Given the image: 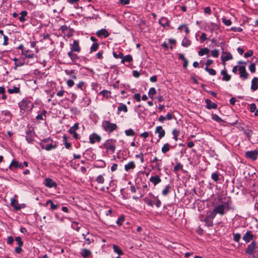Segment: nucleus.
Returning a JSON list of instances; mask_svg holds the SVG:
<instances>
[{"mask_svg": "<svg viewBox=\"0 0 258 258\" xmlns=\"http://www.w3.org/2000/svg\"><path fill=\"white\" fill-rule=\"evenodd\" d=\"M143 201L148 206L153 207L154 204L157 208H160L161 206V202L158 197L155 196L152 193H149L147 196L143 199Z\"/></svg>", "mask_w": 258, "mask_h": 258, "instance_id": "f257e3e1", "label": "nucleus"}, {"mask_svg": "<svg viewBox=\"0 0 258 258\" xmlns=\"http://www.w3.org/2000/svg\"><path fill=\"white\" fill-rule=\"evenodd\" d=\"M53 140L51 138H47L42 140L39 143V145H40L42 149L46 151H50L55 149L57 147L56 144L53 145Z\"/></svg>", "mask_w": 258, "mask_h": 258, "instance_id": "f03ea898", "label": "nucleus"}, {"mask_svg": "<svg viewBox=\"0 0 258 258\" xmlns=\"http://www.w3.org/2000/svg\"><path fill=\"white\" fill-rule=\"evenodd\" d=\"M230 205L229 202H223L221 204L218 205L214 209V212L220 215H224L227 211L230 210Z\"/></svg>", "mask_w": 258, "mask_h": 258, "instance_id": "7ed1b4c3", "label": "nucleus"}, {"mask_svg": "<svg viewBox=\"0 0 258 258\" xmlns=\"http://www.w3.org/2000/svg\"><path fill=\"white\" fill-rule=\"evenodd\" d=\"M102 127L103 130L108 133L111 134L114 131L117 130L118 127L116 123H112L109 120H103L102 122Z\"/></svg>", "mask_w": 258, "mask_h": 258, "instance_id": "20e7f679", "label": "nucleus"}, {"mask_svg": "<svg viewBox=\"0 0 258 258\" xmlns=\"http://www.w3.org/2000/svg\"><path fill=\"white\" fill-rule=\"evenodd\" d=\"M116 140L113 139L107 140L103 146L106 150L107 152H110L111 154L114 153L116 149Z\"/></svg>", "mask_w": 258, "mask_h": 258, "instance_id": "39448f33", "label": "nucleus"}, {"mask_svg": "<svg viewBox=\"0 0 258 258\" xmlns=\"http://www.w3.org/2000/svg\"><path fill=\"white\" fill-rule=\"evenodd\" d=\"M257 248L256 242L253 240L248 244L245 250V252L251 258H256L255 252Z\"/></svg>", "mask_w": 258, "mask_h": 258, "instance_id": "423d86ee", "label": "nucleus"}, {"mask_svg": "<svg viewBox=\"0 0 258 258\" xmlns=\"http://www.w3.org/2000/svg\"><path fill=\"white\" fill-rule=\"evenodd\" d=\"M18 104L20 109L24 111L31 109L33 107L32 102L27 99H23Z\"/></svg>", "mask_w": 258, "mask_h": 258, "instance_id": "0eeeda50", "label": "nucleus"}, {"mask_svg": "<svg viewBox=\"0 0 258 258\" xmlns=\"http://www.w3.org/2000/svg\"><path fill=\"white\" fill-rule=\"evenodd\" d=\"M70 51L80 52L81 50L79 45V41L77 40H74L73 43L70 44Z\"/></svg>", "mask_w": 258, "mask_h": 258, "instance_id": "6e6552de", "label": "nucleus"}, {"mask_svg": "<svg viewBox=\"0 0 258 258\" xmlns=\"http://www.w3.org/2000/svg\"><path fill=\"white\" fill-rule=\"evenodd\" d=\"M258 156V151L257 150L248 151L245 152V157L253 161L255 160Z\"/></svg>", "mask_w": 258, "mask_h": 258, "instance_id": "1a4fd4ad", "label": "nucleus"}, {"mask_svg": "<svg viewBox=\"0 0 258 258\" xmlns=\"http://www.w3.org/2000/svg\"><path fill=\"white\" fill-rule=\"evenodd\" d=\"M44 184L48 188H52L54 187L56 188L57 187V183L56 182L53 181L52 179L50 178H46L44 181Z\"/></svg>", "mask_w": 258, "mask_h": 258, "instance_id": "9d476101", "label": "nucleus"}, {"mask_svg": "<svg viewBox=\"0 0 258 258\" xmlns=\"http://www.w3.org/2000/svg\"><path fill=\"white\" fill-rule=\"evenodd\" d=\"M254 237V236L252 232L250 230H247L243 236L242 239L245 243H248L251 240L253 241Z\"/></svg>", "mask_w": 258, "mask_h": 258, "instance_id": "9b49d317", "label": "nucleus"}, {"mask_svg": "<svg viewBox=\"0 0 258 258\" xmlns=\"http://www.w3.org/2000/svg\"><path fill=\"white\" fill-rule=\"evenodd\" d=\"M238 71L239 76L243 80H246L248 77V74L246 72L245 66H239Z\"/></svg>", "mask_w": 258, "mask_h": 258, "instance_id": "f8f14e48", "label": "nucleus"}, {"mask_svg": "<svg viewBox=\"0 0 258 258\" xmlns=\"http://www.w3.org/2000/svg\"><path fill=\"white\" fill-rule=\"evenodd\" d=\"M101 140V138L100 136L96 133H93L90 135L89 137V142L91 144H94L96 142H100Z\"/></svg>", "mask_w": 258, "mask_h": 258, "instance_id": "ddd939ff", "label": "nucleus"}, {"mask_svg": "<svg viewBox=\"0 0 258 258\" xmlns=\"http://www.w3.org/2000/svg\"><path fill=\"white\" fill-rule=\"evenodd\" d=\"M155 133L158 134V138L159 140L163 138L165 135V131L163 130L162 126H157L155 131Z\"/></svg>", "mask_w": 258, "mask_h": 258, "instance_id": "4468645a", "label": "nucleus"}, {"mask_svg": "<svg viewBox=\"0 0 258 258\" xmlns=\"http://www.w3.org/2000/svg\"><path fill=\"white\" fill-rule=\"evenodd\" d=\"M19 168L20 169H23V165L22 164V163L19 162L18 161L13 160L11 162V163L9 166V168L11 170H13V168Z\"/></svg>", "mask_w": 258, "mask_h": 258, "instance_id": "2eb2a0df", "label": "nucleus"}, {"mask_svg": "<svg viewBox=\"0 0 258 258\" xmlns=\"http://www.w3.org/2000/svg\"><path fill=\"white\" fill-rule=\"evenodd\" d=\"M232 58L233 56L230 52L222 51L221 59L223 62H225L229 60L232 59Z\"/></svg>", "mask_w": 258, "mask_h": 258, "instance_id": "dca6fc26", "label": "nucleus"}, {"mask_svg": "<svg viewBox=\"0 0 258 258\" xmlns=\"http://www.w3.org/2000/svg\"><path fill=\"white\" fill-rule=\"evenodd\" d=\"M34 133L29 130L26 132V140L28 143L31 144L34 141Z\"/></svg>", "mask_w": 258, "mask_h": 258, "instance_id": "f3484780", "label": "nucleus"}, {"mask_svg": "<svg viewBox=\"0 0 258 258\" xmlns=\"http://www.w3.org/2000/svg\"><path fill=\"white\" fill-rule=\"evenodd\" d=\"M96 34L99 37L103 36L104 38L108 37L109 35V33L105 29H101V30H98L96 32Z\"/></svg>", "mask_w": 258, "mask_h": 258, "instance_id": "a211bd4d", "label": "nucleus"}, {"mask_svg": "<svg viewBox=\"0 0 258 258\" xmlns=\"http://www.w3.org/2000/svg\"><path fill=\"white\" fill-rule=\"evenodd\" d=\"M205 103L206 104V108L208 109H216L217 108V105L215 103H212L210 99H206L205 100Z\"/></svg>", "mask_w": 258, "mask_h": 258, "instance_id": "6ab92c4d", "label": "nucleus"}, {"mask_svg": "<svg viewBox=\"0 0 258 258\" xmlns=\"http://www.w3.org/2000/svg\"><path fill=\"white\" fill-rule=\"evenodd\" d=\"M251 90L255 91L258 89V78L254 77L251 80Z\"/></svg>", "mask_w": 258, "mask_h": 258, "instance_id": "aec40b11", "label": "nucleus"}, {"mask_svg": "<svg viewBox=\"0 0 258 258\" xmlns=\"http://www.w3.org/2000/svg\"><path fill=\"white\" fill-rule=\"evenodd\" d=\"M159 23L162 27H165L166 26H169L170 25V21L167 18L165 17H162L159 20Z\"/></svg>", "mask_w": 258, "mask_h": 258, "instance_id": "412c9836", "label": "nucleus"}, {"mask_svg": "<svg viewBox=\"0 0 258 258\" xmlns=\"http://www.w3.org/2000/svg\"><path fill=\"white\" fill-rule=\"evenodd\" d=\"M150 181L151 182L154 186H156L158 183L161 182V179L159 176H152L150 178Z\"/></svg>", "mask_w": 258, "mask_h": 258, "instance_id": "4be33fe9", "label": "nucleus"}, {"mask_svg": "<svg viewBox=\"0 0 258 258\" xmlns=\"http://www.w3.org/2000/svg\"><path fill=\"white\" fill-rule=\"evenodd\" d=\"M28 18V12L26 11H22L20 13V16L18 17V19L21 23H24L27 20Z\"/></svg>", "mask_w": 258, "mask_h": 258, "instance_id": "5701e85b", "label": "nucleus"}, {"mask_svg": "<svg viewBox=\"0 0 258 258\" xmlns=\"http://www.w3.org/2000/svg\"><path fill=\"white\" fill-rule=\"evenodd\" d=\"M22 54L24 55L26 58H32L35 56V54L29 49L23 50Z\"/></svg>", "mask_w": 258, "mask_h": 258, "instance_id": "b1692460", "label": "nucleus"}, {"mask_svg": "<svg viewBox=\"0 0 258 258\" xmlns=\"http://www.w3.org/2000/svg\"><path fill=\"white\" fill-rule=\"evenodd\" d=\"M176 146H172L168 143H165L161 148V151L163 154H166L171 149L174 148Z\"/></svg>", "mask_w": 258, "mask_h": 258, "instance_id": "393cba45", "label": "nucleus"}, {"mask_svg": "<svg viewBox=\"0 0 258 258\" xmlns=\"http://www.w3.org/2000/svg\"><path fill=\"white\" fill-rule=\"evenodd\" d=\"M221 74L223 76V77L222 78V81H229L231 79V76L228 75L227 73L226 70H223L221 72Z\"/></svg>", "mask_w": 258, "mask_h": 258, "instance_id": "a878e982", "label": "nucleus"}, {"mask_svg": "<svg viewBox=\"0 0 258 258\" xmlns=\"http://www.w3.org/2000/svg\"><path fill=\"white\" fill-rule=\"evenodd\" d=\"M68 55L73 62H75L79 59V56L77 54L74 53V52L72 51L68 52Z\"/></svg>", "mask_w": 258, "mask_h": 258, "instance_id": "bb28decb", "label": "nucleus"}, {"mask_svg": "<svg viewBox=\"0 0 258 258\" xmlns=\"http://www.w3.org/2000/svg\"><path fill=\"white\" fill-rule=\"evenodd\" d=\"M65 72V73L68 75V76H70L72 79H77V75H76V74L75 73V71L74 70H65L64 71Z\"/></svg>", "mask_w": 258, "mask_h": 258, "instance_id": "cd10ccee", "label": "nucleus"}, {"mask_svg": "<svg viewBox=\"0 0 258 258\" xmlns=\"http://www.w3.org/2000/svg\"><path fill=\"white\" fill-rule=\"evenodd\" d=\"M135 164L134 161H131L128 164L124 165V170L126 171L135 168Z\"/></svg>", "mask_w": 258, "mask_h": 258, "instance_id": "c85d7f7f", "label": "nucleus"}, {"mask_svg": "<svg viewBox=\"0 0 258 258\" xmlns=\"http://www.w3.org/2000/svg\"><path fill=\"white\" fill-rule=\"evenodd\" d=\"M226 122L231 124V125H234L238 123V116L236 115L233 116L229 119V121Z\"/></svg>", "mask_w": 258, "mask_h": 258, "instance_id": "c756f323", "label": "nucleus"}, {"mask_svg": "<svg viewBox=\"0 0 258 258\" xmlns=\"http://www.w3.org/2000/svg\"><path fill=\"white\" fill-rule=\"evenodd\" d=\"M113 249L114 252L117 253L119 255H122L123 252L119 246L116 244L112 245Z\"/></svg>", "mask_w": 258, "mask_h": 258, "instance_id": "7c9ffc66", "label": "nucleus"}, {"mask_svg": "<svg viewBox=\"0 0 258 258\" xmlns=\"http://www.w3.org/2000/svg\"><path fill=\"white\" fill-rule=\"evenodd\" d=\"M81 254V255L84 258H87L88 257H89V256L90 255H91V251L90 250L88 249L83 248L82 250Z\"/></svg>", "mask_w": 258, "mask_h": 258, "instance_id": "2f4dec72", "label": "nucleus"}, {"mask_svg": "<svg viewBox=\"0 0 258 258\" xmlns=\"http://www.w3.org/2000/svg\"><path fill=\"white\" fill-rule=\"evenodd\" d=\"M133 61V57L130 54L126 55L124 56H123L122 59L121 60V63H124L125 62H131Z\"/></svg>", "mask_w": 258, "mask_h": 258, "instance_id": "473e14b6", "label": "nucleus"}, {"mask_svg": "<svg viewBox=\"0 0 258 258\" xmlns=\"http://www.w3.org/2000/svg\"><path fill=\"white\" fill-rule=\"evenodd\" d=\"M48 204L50 205V210H56L59 207L58 205H55L51 200H48L45 203L46 205H48Z\"/></svg>", "mask_w": 258, "mask_h": 258, "instance_id": "72a5a7b5", "label": "nucleus"}, {"mask_svg": "<svg viewBox=\"0 0 258 258\" xmlns=\"http://www.w3.org/2000/svg\"><path fill=\"white\" fill-rule=\"evenodd\" d=\"M171 189V185L168 184L166 187L162 190V195L163 196H166L169 193L170 189Z\"/></svg>", "mask_w": 258, "mask_h": 258, "instance_id": "f704fd0d", "label": "nucleus"}, {"mask_svg": "<svg viewBox=\"0 0 258 258\" xmlns=\"http://www.w3.org/2000/svg\"><path fill=\"white\" fill-rule=\"evenodd\" d=\"M72 228L79 232L81 227V224L77 222H73L71 224Z\"/></svg>", "mask_w": 258, "mask_h": 258, "instance_id": "c9c22d12", "label": "nucleus"}, {"mask_svg": "<svg viewBox=\"0 0 258 258\" xmlns=\"http://www.w3.org/2000/svg\"><path fill=\"white\" fill-rule=\"evenodd\" d=\"M8 92L10 94L19 93L20 92V87L14 86L13 88H9Z\"/></svg>", "mask_w": 258, "mask_h": 258, "instance_id": "e433bc0d", "label": "nucleus"}, {"mask_svg": "<svg viewBox=\"0 0 258 258\" xmlns=\"http://www.w3.org/2000/svg\"><path fill=\"white\" fill-rule=\"evenodd\" d=\"M210 49L208 48H201L198 52V54L200 56H203L205 54H209Z\"/></svg>", "mask_w": 258, "mask_h": 258, "instance_id": "4c0bfd02", "label": "nucleus"}, {"mask_svg": "<svg viewBox=\"0 0 258 258\" xmlns=\"http://www.w3.org/2000/svg\"><path fill=\"white\" fill-rule=\"evenodd\" d=\"M180 134L179 131L177 130L176 128H174L172 130V134L173 135V139L175 141H177L178 139V137L179 136Z\"/></svg>", "mask_w": 258, "mask_h": 258, "instance_id": "58836bf2", "label": "nucleus"}, {"mask_svg": "<svg viewBox=\"0 0 258 258\" xmlns=\"http://www.w3.org/2000/svg\"><path fill=\"white\" fill-rule=\"evenodd\" d=\"M99 94L102 95L103 97L106 98H109L111 96V92L106 90H103L100 92Z\"/></svg>", "mask_w": 258, "mask_h": 258, "instance_id": "ea45409f", "label": "nucleus"}, {"mask_svg": "<svg viewBox=\"0 0 258 258\" xmlns=\"http://www.w3.org/2000/svg\"><path fill=\"white\" fill-rule=\"evenodd\" d=\"M181 45L183 47H188L191 45V41L186 37H184L182 41Z\"/></svg>", "mask_w": 258, "mask_h": 258, "instance_id": "a19ab883", "label": "nucleus"}, {"mask_svg": "<svg viewBox=\"0 0 258 258\" xmlns=\"http://www.w3.org/2000/svg\"><path fill=\"white\" fill-rule=\"evenodd\" d=\"M205 223L206 225L208 227H211L213 225V221L212 219H210L208 217H206L204 220H203Z\"/></svg>", "mask_w": 258, "mask_h": 258, "instance_id": "79ce46f5", "label": "nucleus"}, {"mask_svg": "<svg viewBox=\"0 0 258 258\" xmlns=\"http://www.w3.org/2000/svg\"><path fill=\"white\" fill-rule=\"evenodd\" d=\"M127 107L126 105L124 104H120V105L117 108V111L120 112L123 111L124 112H127Z\"/></svg>", "mask_w": 258, "mask_h": 258, "instance_id": "37998d69", "label": "nucleus"}, {"mask_svg": "<svg viewBox=\"0 0 258 258\" xmlns=\"http://www.w3.org/2000/svg\"><path fill=\"white\" fill-rule=\"evenodd\" d=\"M211 178L215 182H217L219 180V174L218 171L213 173L211 175Z\"/></svg>", "mask_w": 258, "mask_h": 258, "instance_id": "c03bdc74", "label": "nucleus"}, {"mask_svg": "<svg viewBox=\"0 0 258 258\" xmlns=\"http://www.w3.org/2000/svg\"><path fill=\"white\" fill-rule=\"evenodd\" d=\"M124 133L125 135L128 137H133L135 136L136 134L132 128L125 130Z\"/></svg>", "mask_w": 258, "mask_h": 258, "instance_id": "a18cd8bd", "label": "nucleus"}, {"mask_svg": "<svg viewBox=\"0 0 258 258\" xmlns=\"http://www.w3.org/2000/svg\"><path fill=\"white\" fill-rule=\"evenodd\" d=\"M156 90L155 88L152 87L151 88L148 92V95L150 98L153 99V96L156 94Z\"/></svg>", "mask_w": 258, "mask_h": 258, "instance_id": "49530a36", "label": "nucleus"}, {"mask_svg": "<svg viewBox=\"0 0 258 258\" xmlns=\"http://www.w3.org/2000/svg\"><path fill=\"white\" fill-rule=\"evenodd\" d=\"M212 118L217 122H224L222 118L216 114H213L212 115Z\"/></svg>", "mask_w": 258, "mask_h": 258, "instance_id": "de8ad7c7", "label": "nucleus"}, {"mask_svg": "<svg viewBox=\"0 0 258 258\" xmlns=\"http://www.w3.org/2000/svg\"><path fill=\"white\" fill-rule=\"evenodd\" d=\"M183 168V165L180 163H177L176 165L174 167L173 171L175 173L177 172L179 170H182Z\"/></svg>", "mask_w": 258, "mask_h": 258, "instance_id": "09e8293b", "label": "nucleus"}, {"mask_svg": "<svg viewBox=\"0 0 258 258\" xmlns=\"http://www.w3.org/2000/svg\"><path fill=\"white\" fill-rule=\"evenodd\" d=\"M162 166V160L156 162L155 166L153 167V169H156L157 170L160 171L161 170V167Z\"/></svg>", "mask_w": 258, "mask_h": 258, "instance_id": "8fccbe9b", "label": "nucleus"}, {"mask_svg": "<svg viewBox=\"0 0 258 258\" xmlns=\"http://www.w3.org/2000/svg\"><path fill=\"white\" fill-rule=\"evenodd\" d=\"M79 129V123H75L74 125L71 127L69 130V133L76 132Z\"/></svg>", "mask_w": 258, "mask_h": 258, "instance_id": "3c124183", "label": "nucleus"}, {"mask_svg": "<svg viewBox=\"0 0 258 258\" xmlns=\"http://www.w3.org/2000/svg\"><path fill=\"white\" fill-rule=\"evenodd\" d=\"M13 202H16V201L14 199H12L11 200V205L14 207L16 210H20L21 209V207L18 204H13Z\"/></svg>", "mask_w": 258, "mask_h": 258, "instance_id": "603ef678", "label": "nucleus"}, {"mask_svg": "<svg viewBox=\"0 0 258 258\" xmlns=\"http://www.w3.org/2000/svg\"><path fill=\"white\" fill-rule=\"evenodd\" d=\"M205 71L209 73L210 75L214 76L216 74V72L215 70L206 67L205 69Z\"/></svg>", "mask_w": 258, "mask_h": 258, "instance_id": "864d4df0", "label": "nucleus"}, {"mask_svg": "<svg viewBox=\"0 0 258 258\" xmlns=\"http://www.w3.org/2000/svg\"><path fill=\"white\" fill-rule=\"evenodd\" d=\"M241 238V235L240 233H233V240L236 242H239Z\"/></svg>", "mask_w": 258, "mask_h": 258, "instance_id": "5fc2aeb1", "label": "nucleus"}, {"mask_svg": "<svg viewBox=\"0 0 258 258\" xmlns=\"http://www.w3.org/2000/svg\"><path fill=\"white\" fill-rule=\"evenodd\" d=\"M99 47V44L98 43H93L90 48V51L94 52L97 50Z\"/></svg>", "mask_w": 258, "mask_h": 258, "instance_id": "6e6d98bb", "label": "nucleus"}, {"mask_svg": "<svg viewBox=\"0 0 258 258\" xmlns=\"http://www.w3.org/2000/svg\"><path fill=\"white\" fill-rule=\"evenodd\" d=\"M84 85H85L84 82L80 81L77 85V87L78 89H79L81 90L82 91H83L84 90V89L85 88Z\"/></svg>", "mask_w": 258, "mask_h": 258, "instance_id": "4d7b16f0", "label": "nucleus"}, {"mask_svg": "<svg viewBox=\"0 0 258 258\" xmlns=\"http://www.w3.org/2000/svg\"><path fill=\"white\" fill-rule=\"evenodd\" d=\"M113 55L115 58H122L123 57V53L121 52H119L118 53H117L115 52H113Z\"/></svg>", "mask_w": 258, "mask_h": 258, "instance_id": "13d9d810", "label": "nucleus"}, {"mask_svg": "<svg viewBox=\"0 0 258 258\" xmlns=\"http://www.w3.org/2000/svg\"><path fill=\"white\" fill-rule=\"evenodd\" d=\"M124 221V218L123 216H121L118 218L117 220L116 221V224L120 226L122 225Z\"/></svg>", "mask_w": 258, "mask_h": 258, "instance_id": "bf43d9fd", "label": "nucleus"}, {"mask_svg": "<svg viewBox=\"0 0 258 258\" xmlns=\"http://www.w3.org/2000/svg\"><path fill=\"white\" fill-rule=\"evenodd\" d=\"M96 181L99 183H103L104 182V178L102 175H100L97 177Z\"/></svg>", "mask_w": 258, "mask_h": 258, "instance_id": "052dcab7", "label": "nucleus"}, {"mask_svg": "<svg viewBox=\"0 0 258 258\" xmlns=\"http://www.w3.org/2000/svg\"><path fill=\"white\" fill-rule=\"evenodd\" d=\"M69 29V28L67 25H62L59 28V30H60L64 34H66Z\"/></svg>", "mask_w": 258, "mask_h": 258, "instance_id": "680f3d73", "label": "nucleus"}, {"mask_svg": "<svg viewBox=\"0 0 258 258\" xmlns=\"http://www.w3.org/2000/svg\"><path fill=\"white\" fill-rule=\"evenodd\" d=\"M24 63V61H22L19 59L16 63H15V67H14V69L17 70L18 67L23 66Z\"/></svg>", "mask_w": 258, "mask_h": 258, "instance_id": "e2e57ef3", "label": "nucleus"}, {"mask_svg": "<svg viewBox=\"0 0 258 258\" xmlns=\"http://www.w3.org/2000/svg\"><path fill=\"white\" fill-rule=\"evenodd\" d=\"M15 240L17 241L18 246H22L23 245V241L22 240L20 236H17L15 238Z\"/></svg>", "mask_w": 258, "mask_h": 258, "instance_id": "0e129e2a", "label": "nucleus"}, {"mask_svg": "<svg viewBox=\"0 0 258 258\" xmlns=\"http://www.w3.org/2000/svg\"><path fill=\"white\" fill-rule=\"evenodd\" d=\"M136 158H140L141 162L143 163L144 162V154L141 152L139 154L136 155L135 156Z\"/></svg>", "mask_w": 258, "mask_h": 258, "instance_id": "69168bd1", "label": "nucleus"}, {"mask_svg": "<svg viewBox=\"0 0 258 258\" xmlns=\"http://www.w3.org/2000/svg\"><path fill=\"white\" fill-rule=\"evenodd\" d=\"M249 71L252 73H254L255 72V64L254 63H251L248 67Z\"/></svg>", "mask_w": 258, "mask_h": 258, "instance_id": "338daca9", "label": "nucleus"}, {"mask_svg": "<svg viewBox=\"0 0 258 258\" xmlns=\"http://www.w3.org/2000/svg\"><path fill=\"white\" fill-rule=\"evenodd\" d=\"M249 110L251 112H254L256 110V106L255 104H250L249 105Z\"/></svg>", "mask_w": 258, "mask_h": 258, "instance_id": "774afa93", "label": "nucleus"}]
</instances>
